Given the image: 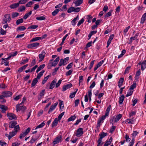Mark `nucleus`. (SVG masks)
I'll use <instances>...</instances> for the list:
<instances>
[{
	"instance_id": "1",
	"label": "nucleus",
	"mask_w": 146,
	"mask_h": 146,
	"mask_svg": "<svg viewBox=\"0 0 146 146\" xmlns=\"http://www.w3.org/2000/svg\"><path fill=\"white\" fill-rule=\"evenodd\" d=\"M69 59V57H67L64 59H60L59 63L58 65L59 66H64L66 65L68 62V61Z\"/></svg>"
},
{
	"instance_id": "2",
	"label": "nucleus",
	"mask_w": 146,
	"mask_h": 146,
	"mask_svg": "<svg viewBox=\"0 0 146 146\" xmlns=\"http://www.w3.org/2000/svg\"><path fill=\"white\" fill-rule=\"evenodd\" d=\"M14 130L12 131V132H10L9 133L11 138L16 135L17 131L19 130L20 127L19 125H17L14 128Z\"/></svg>"
},
{
	"instance_id": "3",
	"label": "nucleus",
	"mask_w": 146,
	"mask_h": 146,
	"mask_svg": "<svg viewBox=\"0 0 146 146\" xmlns=\"http://www.w3.org/2000/svg\"><path fill=\"white\" fill-rule=\"evenodd\" d=\"M40 44L39 43L34 42L32 44H30L27 45V47L29 48L36 49L38 48Z\"/></svg>"
},
{
	"instance_id": "4",
	"label": "nucleus",
	"mask_w": 146,
	"mask_h": 146,
	"mask_svg": "<svg viewBox=\"0 0 146 146\" xmlns=\"http://www.w3.org/2000/svg\"><path fill=\"white\" fill-rule=\"evenodd\" d=\"M26 109V107L23 106V104H18L16 105V110L17 111H25Z\"/></svg>"
},
{
	"instance_id": "5",
	"label": "nucleus",
	"mask_w": 146,
	"mask_h": 146,
	"mask_svg": "<svg viewBox=\"0 0 146 146\" xmlns=\"http://www.w3.org/2000/svg\"><path fill=\"white\" fill-rule=\"evenodd\" d=\"M11 20L10 15L9 14H7L4 16L3 21L4 23H7V22L9 23L10 22Z\"/></svg>"
},
{
	"instance_id": "6",
	"label": "nucleus",
	"mask_w": 146,
	"mask_h": 146,
	"mask_svg": "<svg viewBox=\"0 0 146 146\" xmlns=\"http://www.w3.org/2000/svg\"><path fill=\"white\" fill-rule=\"evenodd\" d=\"M60 60V58L59 57H58L56 58L53 61V60H50L49 61L50 63L51 64V66H55L58 63V61Z\"/></svg>"
},
{
	"instance_id": "7",
	"label": "nucleus",
	"mask_w": 146,
	"mask_h": 146,
	"mask_svg": "<svg viewBox=\"0 0 146 146\" xmlns=\"http://www.w3.org/2000/svg\"><path fill=\"white\" fill-rule=\"evenodd\" d=\"M62 139L61 135L58 136L56 137L54 139V140L53 141V145H54L59 142H61L62 141Z\"/></svg>"
},
{
	"instance_id": "8",
	"label": "nucleus",
	"mask_w": 146,
	"mask_h": 146,
	"mask_svg": "<svg viewBox=\"0 0 146 146\" xmlns=\"http://www.w3.org/2000/svg\"><path fill=\"white\" fill-rule=\"evenodd\" d=\"M2 95L3 96V98H7L11 96L13 93L12 92L10 91H5L3 92L2 93Z\"/></svg>"
},
{
	"instance_id": "9",
	"label": "nucleus",
	"mask_w": 146,
	"mask_h": 146,
	"mask_svg": "<svg viewBox=\"0 0 146 146\" xmlns=\"http://www.w3.org/2000/svg\"><path fill=\"white\" fill-rule=\"evenodd\" d=\"M83 133V129L82 128H79L77 130L76 135L77 137H80Z\"/></svg>"
},
{
	"instance_id": "10",
	"label": "nucleus",
	"mask_w": 146,
	"mask_h": 146,
	"mask_svg": "<svg viewBox=\"0 0 146 146\" xmlns=\"http://www.w3.org/2000/svg\"><path fill=\"white\" fill-rule=\"evenodd\" d=\"M7 116L9 120L16 119H17L16 116L14 114L12 113H8Z\"/></svg>"
},
{
	"instance_id": "11",
	"label": "nucleus",
	"mask_w": 146,
	"mask_h": 146,
	"mask_svg": "<svg viewBox=\"0 0 146 146\" xmlns=\"http://www.w3.org/2000/svg\"><path fill=\"white\" fill-rule=\"evenodd\" d=\"M122 117V115L119 114L115 116H114L112 120L115 123L117 122Z\"/></svg>"
},
{
	"instance_id": "12",
	"label": "nucleus",
	"mask_w": 146,
	"mask_h": 146,
	"mask_svg": "<svg viewBox=\"0 0 146 146\" xmlns=\"http://www.w3.org/2000/svg\"><path fill=\"white\" fill-rule=\"evenodd\" d=\"M58 104V102H56L55 103L52 104L49 110L48 111V113H50L52 112V111L56 108Z\"/></svg>"
},
{
	"instance_id": "13",
	"label": "nucleus",
	"mask_w": 146,
	"mask_h": 146,
	"mask_svg": "<svg viewBox=\"0 0 146 146\" xmlns=\"http://www.w3.org/2000/svg\"><path fill=\"white\" fill-rule=\"evenodd\" d=\"M45 54V51L44 50H43L41 53L38 55V57L40 59L39 62H40L44 58Z\"/></svg>"
},
{
	"instance_id": "14",
	"label": "nucleus",
	"mask_w": 146,
	"mask_h": 146,
	"mask_svg": "<svg viewBox=\"0 0 146 146\" xmlns=\"http://www.w3.org/2000/svg\"><path fill=\"white\" fill-rule=\"evenodd\" d=\"M134 117H132L131 118L127 119L125 121L126 124H128L129 125L133 124L135 122V120L133 119Z\"/></svg>"
},
{
	"instance_id": "15",
	"label": "nucleus",
	"mask_w": 146,
	"mask_h": 146,
	"mask_svg": "<svg viewBox=\"0 0 146 146\" xmlns=\"http://www.w3.org/2000/svg\"><path fill=\"white\" fill-rule=\"evenodd\" d=\"M45 90H43L40 93L38 96V100H41V98L43 97L45 94Z\"/></svg>"
},
{
	"instance_id": "16",
	"label": "nucleus",
	"mask_w": 146,
	"mask_h": 146,
	"mask_svg": "<svg viewBox=\"0 0 146 146\" xmlns=\"http://www.w3.org/2000/svg\"><path fill=\"white\" fill-rule=\"evenodd\" d=\"M56 81V79L55 78L51 82L49 86V88L50 89H52L54 88L55 86Z\"/></svg>"
},
{
	"instance_id": "17",
	"label": "nucleus",
	"mask_w": 146,
	"mask_h": 146,
	"mask_svg": "<svg viewBox=\"0 0 146 146\" xmlns=\"http://www.w3.org/2000/svg\"><path fill=\"white\" fill-rule=\"evenodd\" d=\"M72 86V85L71 83L64 85L63 87L62 90L63 91H64L71 87Z\"/></svg>"
},
{
	"instance_id": "18",
	"label": "nucleus",
	"mask_w": 146,
	"mask_h": 146,
	"mask_svg": "<svg viewBox=\"0 0 146 146\" xmlns=\"http://www.w3.org/2000/svg\"><path fill=\"white\" fill-rule=\"evenodd\" d=\"M60 121H59L57 119V118H55L52 123L51 125L52 127H53L56 126L58 122Z\"/></svg>"
},
{
	"instance_id": "19",
	"label": "nucleus",
	"mask_w": 146,
	"mask_h": 146,
	"mask_svg": "<svg viewBox=\"0 0 146 146\" xmlns=\"http://www.w3.org/2000/svg\"><path fill=\"white\" fill-rule=\"evenodd\" d=\"M83 2V0H76L74 2L75 4V6L77 7L81 4Z\"/></svg>"
},
{
	"instance_id": "20",
	"label": "nucleus",
	"mask_w": 146,
	"mask_h": 146,
	"mask_svg": "<svg viewBox=\"0 0 146 146\" xmlns=\"http://www.w3.org/2000/svg\"><path fill=\"white\" fill-rule=\"evenodd\" d=\"M107 135V133H104L103 132L100 133L99 134L100 138L98 139L102 141V139L105 136H106Z\"/></svg>"
},
{
	"instance_id": "21",
	"label": "nucleus",
	"mask_w": 146,
	"mask_h": 146,
	"mask_svg": "<svg viewBox=\"0 0 146 146\" xmlns=\"http://www.w3.org/2000/svg\"><path fill=\"white\" fill-rule=\"evenodd\" d=\"M146 20V12L144 13L141 19L140 23L141 24H143L144 23L145 21Z\"/></svg>"
},
{
	"instance_id": "22",
	"label": "nucleus",
	"mask_w": 146,
	"mask_h": 146,
	"mask_svg": "<svg viewBox=\"0 0 146 146\" xmlns=\"http://www.w3.org/2000/svg\"><path fill=\"white\" fill-rule=\"evenodd\" d=\"M0 109L2 110V112L3 113H5V111L8 109L7 106L3 105H0Z\"/></svg>"
},
{
	"instance_id": "23",
	"label": "nucleus",
	"mask_w": 146,
	"mask_h": 146,
	"mask_svg": "<svg viewBox=\"0 0 146 146\" xmlns=\"http://www.w3.org/2000/svg\"><path fill=\"white\" fill-rule=\"evenodd\" d=\"M78 19L79 16L78 15H77V16L72 21V25L74 26L75 25L77 22L78 21Z\"/></svg>"
},
{
	"instance_id": "24",
	"label": "nucleus",
	"mask_w": 146,
	"mask_h": 146,
	"mask_svg": "<svg viewBox=\"0 0 146 146\" xmlns=\"http://www.w3.org/2000/svg\"><path fill=\"white\" fill-rule=\"evenodd\" d=\"M17 123L15 121H11L9 123V127L12 128H14L15 126L17 125Z\"/></svg>"
},
{
	"instance_id": "25",
	"label": "nucleus",
	"mask_w": 146,
	"mask_h": 146,
	"mask_svg": "<svg viewBox=\"0 0 146 146\" xmlns=\"http://www.w3.org/2000/svg\"><path fill=\"white\" fill-rule=\"evenodd\" d=\"M19 5L18 3H15L10 5L9 7L11 9H14L18 7Z\"/></svg>"
},
{
	"instance_id": "26",
	"label": "nucleus",
	"mask_w": 146,
	"mask_h": 146,
	"mask_svg": "<svg viewBox=\"0 0 146 146\" xmlns=\"http://www.w3.org/2000/svg\"><path fill=\"white\" fill-rule=\"evenodd\" d=\"M124 96L122 94L121 95L119 98V104H121L124 100Z\"/></svg>"
},
{
	"instance_id": "27",
	"label": "nucleus",
	"mask_w": 146,
	"mask_h": 146,
	"mask_svg": "<svg viewBox=\"0 0 146 146\" xmlns=\"http://www.w3.org/2000/svg\"><path fill=\"white\" fill-rule=\"evenodd\" d=\"M146 68V60H144L141 63V69L143 70Z\"/></svg>"
},
{
	"instance_id": "28",
	"label": "nucleus",
	"mask_w": 146,
	"mask_h": 146,
	"mask_svg": "<svg viewBox=\"0 0 146 146\" xmlns=\"http://www.w3.org/2000/svg\"><path fill=\"white\" fill-rule=\"evenodd\" d=\"M97 32V31H91L89 34L88 35V40H89L91 38V37L94 35L96 34Z\"/></svg>"
},
{
	"instance_id": "29",
	"label": "nucleus",
	"mask_w": 146,
	"mask_h": 146,
	"mask_svg": "<svg viewBox=\"0 0 146 146\" xmlns=\"http://www.w3.org/2000/svg\"><path fill=\"white\" fill-rule=\"evenodd\" d=\"M45 71L44 70H43L41 71L39 74H37L36 77V78L38 79H39L40 77L43 75Z\"/></svg>"
},
{
	"instance_id": "30",
	"label": "nucleus",
	"mask_w": 146,
	"mask_h": 146,
	"mask_svg": "<svg viewBox=\"0 0 146 146\" xmlns=\"http://www.w3.org/2000/svg\"><path fill=\"white\" fill-rule=\"evenodd\" d=\"M45 65L44 64H42L40 65L38 68L36 70V72L38 73L39 71L41 69H42L45 67Z\"/></svg>"
},
{
	"instance_id": "31",
	"label": "nucleus",
	"mask_w": 146,
	"mask_h": 146,
	"mask_svg": "<svg viewBox=\"0 0 146 146\" xmlns=\"http://www.w3.org/2000/svg\"><path fill=\"white\" fill-rule=\"evenodd\" d=\"M38 80L36 78H35L33 80L31 84V87H33L38 82Z\"/></svg>"
},
{
	"instance_id": "32",
	"label": "nucleus",
	"mask_w": 146,
	"mask_h": 146,
	"mask_svg": "<svg viewBox=\"0 0 146 146\" xmlns=\"http://www.w3.org/2000/svg\"><path fill=\"white\" fill-rule=\"evenodd\" d=\"M26 8L24 6H22L19 7L18 9V11L19 12H22L24 11L25 9Z\"/></svg>"
},
{
	"instance_id": "33",
	"label": "nucleus",
	"mask_w": 146,
	"mask_h": 146,
	"mask_svg": "<svg viewBox=\"0 0 146 146\" xmlns=\"http://www.w3.org/2000/svg\"><path fill=\"white\" fill-rule=\"evenodd\" d=\"M38 139V138L36 137H35L34 136H33L32 137V138L31 140L29 141V143H30L31 144L34 143L36 140Z\"/></svg>"
},
{
	"instance_id": "34",
	"label": "nucleus",
	"mask_w": 146,
	"mask_h": 146,
	"mask_svg": "<svg viewBox=\"0 0 146 146\" xmlns=\"http://www.w3.org/2000/svg\"><path fill=\"white\" fill-rule=\"evenodd\" d=\"M59 101L60 102L59 105L60 107V109L62 110L63 108L64 107L63 102L60 100H59Z\"/></svg>"
},
{
	"instance_id": "35",
	"label": "nucleus",
	"mask_w": 146,
	"mask_h": 146,
	"mask_svg": "<svg viewBox=\"0 0 146 146\" xmlns=\"http://www.w3.org/2000/svg\"><path fill=\"white\" fill-rule=\"evenodd\" d=\"M32 14V11H30L29 13H26L24 16L23 17V19H26L30 15Z\"/></svg>"
},
{
	"instance_id": "36",
	"label": "nucleus",
	"mask_w": 146,
	"mask_h": 146,
	"mask_svg": "<svg viewBox=\"0 0 146 146\" xmlns=\"http://www.w3.org/2000/svg\"><path fill=\"white\" fill-rule=\"evenodd\" d=\"M111 108V105H110L107 108V109L106 110L105 113L106 115V116H108L109 114V112Z\"/></svg>"
},
{
	"instance_id": "37",
	"label": "nucleus",
	"mask_w": 146,
	"mask_h": 146,
	"mask_svg": "<svg viewBox=\"0 0 146 146\" xmlns=\"http://www.w3.org/2000/svg\"><path fill=\"white\" fill-rule=\"evenodd\" d=\"M41 37H37L33 38L31 40L30 42H35L37 40H39L41 39Z\"/></svg>"
},
{
	"instance_id": "38",
	"label": "nucleus",
	"mask_w": 146,
	"mask_h": 146,
	"mask_svg": "<svg viewBox=\"0 0 146 146\" xmlns=\"http://www.w3.org/2000/svg\"><path fill=\"white\" fill-rule=\"evenodd\" d=\"M76 117L75 115L72 116L70 117L68 119V121L69 122V121H74L76 118Z\"/></svg>"
},
{
	"instance_id": "39",
	"label": "nucleus",
	"mask_w": 146,
	"mask_h": 146,
	"mask_svg": "<svg viewBox=\"0 0 146 146\" xmlns=\"http://www.w3.org/2000/svg\"><path fill=\"white\" fill-rule=\"evenodd\" d=\"M38 27L37 25H32L29 26L28 28V29H35L37 28Z\"/></svg>"
},
{
	"instance_id": "40",
	"label": "nucleus",
	"mask_w": 146,
	"mask_h": 146,
	"mask_svg": "<svg viewBox=\"0 0 146 146\" xmlns=\"http://www.w3.org/2000/svg\"><path fill=\"white\" fill-rule=\"evenodd\" d=\"M26 29V28L23 26H21L18 27L17 29V31L18 30L20 31H23Z\"/></svg>"
},
{
	"instance_id": "41",
	"label": "nucleus",
	"mask_w": 146,
	"mask_h": 146,
	"mask_svg": "<svg viewBox=\"0 0 146 146\" xmlns=\"http://www.w3.org/2000/svg\"><path fill=\"white\" fill-rule=\"evenodd\" d=\"M136 86V84L135 82H134L133 84L131 85L129 88V90H133L135 88Z\"/></svg>"
},
{
	"instance_id": "42",
	"label": "nucleus",
	"mask_w": 146,
	"mask_h": 146,
	"mask_svg": "<svg viewBox=\"0 0 146 146\" xmlns=\"http://www.w3.org/2000/svg\"><path fill=\"white\" fill-rule=\"evenodd\" d=\"M19 14L17 12H14L12 14V18H14L18 16L19 15Z\"/></svg>"
},
{
	"instance_id": "43",
	"label": "nucleus",
	"mask_w": 146,
	"mask_h": 146,
	"mask_svg": "<svg viewBox=\"0 0 146 146\" xmlns=\"http://www.w3.org/2000/svg\"><path fill=\"white\" fill-rule=\"evenodd\" d=\"M23 19L21 18L20 19H18L16 21V24L17 25H19L20 23H21L23 22Z\"/></svg>"
},
{
	"instance_id": "44",
	"label": "nucleus",
	"mask_w": 146,
	"mask_h": 146,
	"mask_svg": "<svg viewBox=\"0 0 146 146\" xmlns=\"http://www.w3.org/2000/svg\"><path fill=\"white\" fill-rule=\"evenodd\" d=\"M45 123L44 122H42L41 123H40V124L38 125L35 128V129H36L38 128H41L42 127H43L44 125H45Z\"/></svg>"
},
{
	"instance_id": "45",
	"label": "nucleus",
	"mask_w": 146,
	"mask_h": 146,
	"mask_svg": "<svg viewBox=\"0 0 146 146\" xmlns=\"http://www.w3.org/2000/svg\"><path fill=\"white\" fill-rule=\"evenodd\" d=\"M112 10H111L108 13H107L105 17H108L111 15L112 13Z\"/></svg>"
},
{
	"instance_id": "46",
	"label": "nucleus",
	"mask_w": 146,
	"mask_h": 146,
	"mask_svg": "<svg viewBox=\"0 0 146 146\" xmlns=\"http://www.w3.org/2000/svg\"><path fill=\"white\" fill-rule=\"evenodd\" d=\"M49 75H48L47 76L45 77L44 79V80H42V84H44L46 82L47 80L49 78Z\"/></svg>"
},
{
	"instance_id": "47",
	"label": "nucleus",
	"mask_w": 146,
	"mask_h": 146,
	"mask_svg": "<svg viewBox=\"0 0 146 146\" xmlns=\"http://www.w3.org/2000/svg\"><path fill=\"white\" fill-rule=\"evenodd\" d=\"M60 9H55L54 11L52 12V14L53 16H55L59 12Z\"/></svg>"
},
{
	"instance_id": "48",
	"label": "nucleus",
	"mask_w": 146,
	"mask_h": 146,
	"mask_svg": "<svg viewBox=\"0 0 146 146\" xmlns=\"http://www.w3.org/2000/svg\"><path fill=\"white\" fill-rule=\"evenodd\" d=\"M81 9L80 7H73V12H78Z\"/></svg>"
},
{
	"instance_id": "49",
	"label": "nucleus",
	"mask_w": 146,
	"mask_h": 146,
	"mask_svg": "<svg viewBox=\"0 0 146 146\" xmlns=\"http://www.w3.org/2000/svg\"><path fill=\"white\" fill-rule=\"evenodd\" d=\"M64 112H63L61 113L58 116V118H57V119L59 120V121H60L61 119L62 118V117L63 116V115H64Z\"/></svg>"
},
{
	"instance_id": "50",
	"label": "nucleus",
	"mask_w": 146,
	"mask_h": 146,
	"mask_svg": "<svg viewBox=\"0 0 146 146\" xmlns=\"http://www.w3.org/2000/svg\"><path fill=\"white\" fill-rule=\"evenodd\" d=\"M36 19L39 21L44 20H45V17L44 16H40L36 17Z\"/></svg>"
},
{
	"instance_id": "51",
	"label": "nucleus",
	"mask_w": 146,
	"mask_h": 146,
	"mask_svg": "<svg viewBox=\"0 0 146 146\" xmlns=\"http://www.w3.org/2000/svg\"><path fill=\"white\" fill-rule=\"evenodd\" d=\"M17 51L12 52L10 54V56H9V58H10L12 56H15L17 55Z\"/></svg>"
},
{
	"instance_id": "52",
	"label": "nucleus",
	"mask_w": 146,
	"mask_h": 146,
	"mask_svg": "<svg viewBox=\"0 0 146 146\" xmlns=\"http://www.w3.org/2000/svg\"><path fill=\"white\" fill-rule=\"evenodd\" d=\"M0 145L1 146H7L6 143L2 140H0Z\"/></svg>"
},
{
	"instance_id": "53",
	"label": "nucleus",
	"mask_w": 146,
	"mask_h": 146,
	"mask_svg": "<svg viewBox=\"0 0 146 146\" xmlns=\"http://www.w3.org/2000/svg\"><path fill=\"white\" fill-rule=\"evenodd\" d=\"M125 138L126 141L127 142H129L131 140V139L130 138L129 136L126 134L125 135Z\"/></svg>"
},
{
	"instance_id": "54",
	"label": "nucleus",
	"mask_w": 146,
	"mask_h": 146,
	"mask_svg": "<svg viewBox=\"0 0 146 146\" xmlns=\"http://www.w3.org/2000/svg\"><path fill=\"white\" fill-rule=\"evenodd\" d=\"M62 81V80L61 79H60L58 81V82L56 83V88H57L59 86L61 83Z\"/></svg>"
},
{
	"instance_id": "55",
	"label": "nucleus",
	"mask_w": 146,
	"mask_h": 146,
	"mask_svg": "<svg viewBox=\"0 0 146 146\" xmlns=\"http://www.w3.org/2000/svg\"><path fill=\"white\" fill-rule=\"evenodd\" d=\"M28 1V0H20L18 2L19 4H25Z\"/></svg>"
},
{
	"instance_id": "56",
	"label": "nucleus",
	"mask_w": 146,
	"mask_h": 146,
	"mask_svg": "<svg viewBox=\"0 0 146 146\" xmlns=\"http://www.w3.org/2000/svg\"><path fill=\"white\" fill-rule=\"evenodd\" d=\"M84 19L83 18H82L78 22L77 24V25L78 26L82 24L83 23L84 21Z\"/></svg>"
},
{
	"instance_id": "57",
	"label": "nucleus",
	"mask_w": 146,
	"mask_h": 146,
	"mask_svg": "<svg viewBox=\"0 0 146 146\" xmlns=\"http://www.w3.org/2000/svg\"><path fill=\"white\" fill-rule=\"evenodd\" d=\"M67 12L68 13H71L72 12H73V7H70L68 9Z\"/></svg>"
},
{
	"instance_id": "58",
	"label": "nucleus",
	"mask_w": 146,
	"mask_h": 146,
	"mask_svg": "<svg viewBox=\"0 0 146 146\" xmlns=\"http://www.w3.org/2000/svg\"><path fill=\"white\" fill-rule=\"evenodd\" d=\"M76 93V91L71 93L69 96V97L71 98H74L75 96Z\"/></svg>"
},
{
	"instance_id": "59",
	"label": "nucleus",
	"mask_w": 146,
	"mask_h": 146,
	"mask_svg": "<svg viewBox=\"0 0 146 146\" xmlns=\"http://www.w3.org/2000/svg\"><path fill=\"white\" fill-rule=\"evenodd\" d=\"M33 4V3L32 1H30L26 4V6L27 7H30Z\"/></svg>"
},
{
	"instance_id": "60",
	"label": "nucleus",
	"mask_w": 146,
	"mask_h": 146,
	"mask_svg": "<svg viewBox=\"0 0 146 146\" xmlns=\"http://www.w3.org/2000/svg\"><path fill=\"white\" fill-rule=\"evenodd\" d=\"M83 80V76H80L79 77V85H80V83L82 82Z\"/></svg>"
},
{
	"instance_id": "61",
	"label": "nucleus",
	"mask_w": 146,
	"mask_h": 146,
	"mask_svg": "<svg viewBox=\"0 0 146 146\" xmlns=\"http://www.w3.org/2000/svg\"><path fill=\"white\" fill-rule=\"evenodd\" d=\"M87 19L88 20V22L89 23H90L91 22V19L92 18V16L90 15H87Z\"/></svg>"
},
{
	"instance_id": "62",
	"label": "nucleus",
	"mask_w": 146,
	"mask_h": 146,
	"mask_svg": "<svg viewBox=\"0 0 146 146\" xmlns=\"http://www.w3.org/2000/svg\"><path fill=\"white\" fill-rule=\"evenodd\" d=\"M135 139L133 138L129 143L128 146H133L134 143Z\"/></svg>"
},
{
	"instance_id": "63",
	"label": "nucleus",
	"mask_w": 146,
	"mask_h": 146,
	"mask_svg": "<svg viewBox=\"0 0 146 146\" xmlns=\"http://www.w3.org/2000/svg\"><path fill=\"white\" fill-rule=\"evenodd\" d=\"M133 93V91L130 90L129 91H128L126 94V97H128L131 96Z\"/></svg>"
},
{
	"instance_id": "64",
	"label": "nucleus",
	"mask_w": 146,
	"mask_h": 146,
	"mask_svg": "<svg viewBox=\"0 0 146 146\" xmlns=\"http://www.w3.org/2000/svg\"><path fill=\"white\" fill-rule=\"evenodd\" d=\"M22 96L21 95H19L16 96L15 98H14V100L15 101H17L19 99H20L22 97Z\"/></svg>"
}]
</instances>
